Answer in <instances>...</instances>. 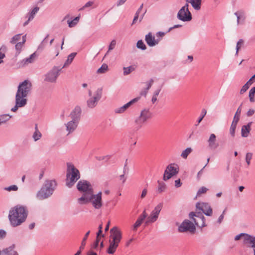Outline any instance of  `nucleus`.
<instances>
[{"label": "nucleus", "instance_id": "nucleus-1", "mask_svg": "<svg viewBox=\"0 0 255 255\" xmlns=\"http://www.w3.org/2000/svg\"><path fill=\"white\" fill-rule=\"evenodd\" d=\"M31 86V82L28 80H25L19 84L15 95V105L11 108L12 112H15L19 108L26 105V97L30 93Z\"/></svg>", "mask_w": 255, "mask_h": 255}, {"label": "nucleus", "instance_id": "nucleus-2", "mask_svg": "<svg viewBox=\"0 0 255 255\" xmlns=\"http://www.w3.org/2000/svg\"><path fill=\"white\" fill-rule=\"evenodd\" d=\"M27 216V211L26 208L23 206L17 205L10 210L8 219L11 226L16 227L24 222Z\"/></svg>", "mask_w": 255, "mask_h": 255}, {"label": "nucleus", "instance_id": "nucleus-3", "mask_svg": "<svg viewBox=\"0 0 255 255\" xmlns=\"http://www.w3.org/2000/svg\"><path fill=\"white\" fill-rule=\"evenodd\" d=\"M77 202L80 205L87 204L91 203L95 209H100L103 206L102 193L99 192L96 194L91 192L88 194L85 198H79Z\"/></svg>", "mask_w": 255, "mask_h": 255}, {"label": "nucleus", "instance_id": "nucleus-4", "mask_svg": "<svg viewBox=\"0 0 255 255\" xmlns=\"http://www.w3.org/2000/svg\"><path fill=\"white\" fill-rule=\"evenodd\" d=\"M111 236L109 240L110 245L107 250L109 254H113L115 253L119 244L122 239L121 231L117 227H114L110 230Z\"/></svg>", "mask_w": 255, "mask_h": 255}, {"label": "nucleus", "instance_id": "nucleus-5", "mask_svg": "<svg viewBox=\"0 0 255 255\" xmlns=\"http://www.w3.org/2000/svg\"><path fill=\"white\" fill-rule=\"evenodd\" d=\"M56 182L55 180L46 181L36 194L37 198L39 200H44L50 197L55 190Z\"/></svg>", "mask_w": 255, "mask_h": 255}, {"label": "nucleus", "instance_id": "nucleus-6", "mask_svg": "<svg viewBox=\"0 0 255 255\" xmlns=\"http://www.w3.org/2000/svg\"><path fill=\"white\" fill-rule=\"evenodd\" d=\"M67 166L66 185L68 187H71L80 178V174L79 170L72 163H67Z\"/></svg>", "mask_w": 255, "mask_h": 255}, {"label": "nucleus", "instance_id": "nucleus-7", "mask_svg": "<svg viewBox=\"0 0 255 255\" xmlns=\"http://www.w3.org/2000/svg\"><path fill=\"white\" fill-rule=\"evenodd\" d=\"M152 118V113L148 109H144L140 111L138 117L134 120V124L137 129H140Z\"/></svg>", "mask_w": 255, "mask_h": 255}, {"label": "nucleus", "instance_id": "nucleus-8", "mask_svg": "<svg viewBox=\"0 0 255 255\" xmlns=\"http://www.w3.org/2000/svg\"><path fill=\"white\" fill-rule=\"evenodd\" d=\"M77 189L82 192V195L80 198H85L88 194L93 192V188L91 183L87 180H80L77 184Z\"/></svg>", "mask_w": 255, "mask_h": 255}, {"label": "nucleus", "instance_id": "nucleus-9", "mask_svg": "<svg viewBox=\"0 0 255 255\" xmlns=\"http://www.w3.org/2000/svg\"><path fill=\"white\" fill-rule=\"evenodd\" d=\"M188 4L186 3L178 11L177 17L178 19L183 21L188 22L192 20V15L188 9Z\"/></svg>", "mask_w": 255, "mask_h": 255}, {"label": "nucleus", "instance_id": "nucleus-10", "mask_svg": "<svg viewBox=\"0 0 255 255\" xmlns=\"http://www.w3.org/2000/svg\"><path fill=\"white\" fill-rule=\"evenodd\" d=\"M179 171V168L176 164H170L167 166L165 169L163 179L166 181L170 179L172 176L176 175Z\"/></svg>", "mask_w": 255, "mask_h": 255}, {"label": "nucleus", "instance_id": "nucleus-11", "mask_svg": "<svg viewBox=\"0 0 255 255\" xmlns=\"http://www.w3.org/2000/svg\"><path fill=\"white\" fill-rule=\"evenodd\" d=\"M189 217L193 220L195 224L198 227L203 228L205 227V219L202 213L200 212L194 213L191 212L189 214Z\"/></svg>", "mask_w": 255, "mask_h": 255}, {"label": "nucleus", "instance_id": "nucleus-12", "mask_svg": "<svg viewBox=\"0 0 255 255\" xmlns=\"http://www.w3.org/2000/svg\"><path fill=\"white\" fill-rule=\"evenodd\" d=\"M102 95V89L98 88L95 92L94 96L89 99L87 101V106L90 108H93L96 106L98 101L101 99Z\"/></svg>", "mask_w": 255, "mask_h": 255}, {"label": "nucleus", "instance_id": "nucleus-13", "mask_svg": "<svg viewBox=\"0 0 255 255\" xmlns=\"http://www.w3.org/2000/svg\"><path fill=\"white\" fill-rule=\"evenodd\" d=\"M163 207V203H159L152 210L150 216L147 218L146 223L155 222L158 219L159 213Z\"/></svg>", "mask_w": 255, "mask_h": 255}, {"label": "nucleus", "instance_id": "nucleus-14", "mask_svg": "<svg viewBox=\"0 0 255 255\" xmlns=\"http://www.w3.org/2000/svg\"><path fill=\"white\" fill-rule=\"evenodd\" d=\"M196 228L192 222L188 220L184 221L178 228L180 232H189L191 233H194Z\"/></svg>", "mask_w": 255, "mask_h": 255}, {"label": "nucleus", "instance_id": "nucleus-15", "mask_svg": "<svg viewBox=\"0 0 255 255\" xmlns=\"http://www.w3.org/2000/svg\"><path fill=\"white\" fill-rule=\"evenodd\" d=\"M60 69L57 67H54L46 75L45 80L49 82H55L59 75Z\"/></svg>", "mask_w": 255, "mask_h": 255}, {"label": "nucleus", "instance_id": "nucleus-16", "mask_svg": "<svg viewBox=\"0 0 255 255\" xmlns=\"http://www.w3.org/2000/svg\"><path fill=\"white\" fill-rule=\"evenodd\" d=\"M140 99V97H136L131 101L125 104L123 106L119 108H117L114 110V112L116 114H121L124 113L128 108H129L132 105L135 103Z\"/></svg>", "mask_w": 255, "mask_h": 255}, {"label": "nucleus", "instance_id": "nucleus-17", "mask_svg": "<svg viewBox=\"0 0 255 255\" xmlns=\"http://www.w3.org/2000/svg\"><path fill=\"white\" fill-rule=\"evenodd\" d=\"M196 208L201 210L206 216H211L212 215V209L210 205L207 203H197Z\"/></svg>", "mask_w": 255, "mask_h": 255}, {"label": "nucleus", "instance_id": "nucleus-18", "mask_svg": "<svg viewBox=\"0 0 255 255\" xmlns=\"http://www.w3.org/2000/svg\"><path fill=\"white\" fill-rule=\"evenodd\" d=\"M79 123L70 120L65 124L67 135L73 133L77 128Z\"/></svg>", "mask_w": 255, "mask_h": 255}, {"label": "nucleus", "instance_id": "nucleus-19", "mask_svg": "<svg viewBox=\"0 0 255 255\" xmlns=\"http://www.w3.org/2000/svg\"><path fill=\"white\" fill-rule=\"evenodd\" d=\"M81 113V108L79 107H75L70 114V117L71 119V120L79 123L80 119Z\"/></svg>", "mask_w": 255, "mask_h": 255}, {"label": "nucleus", "instance_id": "nucleus-20", "mask_svg": "<svg viewBox=\"0 0 255 255\" xmlns=\"http://www.w3.org/2000/svg\"><path fill=\"white\" fill-rule=\"evenodd\" d=\"M145 40L147 45L151 47L156 45L159 42V40H156L151 32L148 33L145 35Z\"/></svg>", "mask_w": 255, "mask_h": 255}, {"label": "nucleus", "instance_id": "nucleus-21", "mask_svg": "<svg viewBox=\"0 0 255 255\" xmlns=\"http://www.w3.org/2000/svg\"><path fill=\"white\" fill-rule=\"evenodd\" d=\"M37 55L35 52L32 53L29 57L26 58L22 60L19 63L20 67H24L28 64L34 62L36 58Z\"/></svg>", "mask_w": 255, "mask_h": 255}, {"label": "nucleus", "instance_id": "nucleus-22", "mask_svg": "<svg viewBox=\"0 0 255 255\" xmlns=\"http://www.w3.org/2000/svg\"><path fill=\"white\" fill-rule=\"evenodd\" d=\"M209 147L211 149H215L219 146V144L216 141V136L212 133L208 140Z\"/></svg>", "mask_w": 255, "mask_h": 255}, {"label": "nucleus", "instance_id": "nucleus-23", "mask_svg": "<svg viewBox=\"0 0 255 255\" xmlns=\"http://www.w3.org/2000/svg\"><path fill=\"white\" fill-rule=\"evenodd\" d=\"M147 217V214L145 212V210H144L142 212V214H141L136 221L134 224L133 225L132 227V230L133 231H136L138 227H139L141 224L142 223L143 221L145 220V219Z\"/></svg>", "mask_w": 255, "mask_h": 255}, {"label": "nucleus", "instance_id": "nucleus-24", "mask_svg": "<svg viewBox=\"0 0 255 255\" xmlns=\"http://www.w3.org/2000/svg\"><path fill=\"white\" fill-rule=\"evenodd\" d=\"M243 242L244 244L251 245L252 247L255 248V237L245 233L243 237Z\"/></svg>", "mask_w": 255, "mask_h": 255}, {"label": "nucleus", "instance_id": "nucleus-25", "mask_svg": "<svg viewBox=\"0 0 255 255\" xmlns=\"http://www.w3.org/2000/svg\"><path fill=\"white\" fill-rule=\"evenodd\" d=\"M14 245H13L8 248L3 249L1 254L4 255H18V253L14 250Z\"/></svg>", "mask_w": 255, "mask_h": 255}, {"label": "nucleus", "instance_id": "nucleus-26", "mask_svg": "<svg viewBox=\"0 0 255 255\" xmlns=\"http://www.w3.org/2000/svg\"><path fill=\"white\" fill-rule=\"evenodd\" d=\"M252 123L250 122L247 125H244L242 128L241 134L243 137H247L251 130V126Z\"/></svg>", "mask_w": 255, "mask_h": 255}, {"label": "nucleus", "instance_id": "nucleus-27", "mask_svg": "<svg viewBox=\"0 0 255 255\" xmlns=\"http://www.w3.org/2000/svg\"><path fill=\"white\" fill-rule=\"evenodd\" d=\"M39 8L37 6L35 7L28 15V19L23 23V26L26 25L31 20L33 19L35 14L39 10Z\"/></svg>", "mask_w": 255, "mask_h": 255}, {"label": "nucleus", "instance_id": "nucleus-28", "mask_svg": "<svg viewBox=\"0 0 255 255\" xmlns=\"http://www.w3.org/2000/svg\"><path fill=\"white\" fill-rule=\"evenodd\" d=\"M22 39L21 42H17L16 43H15V48L18 54L20 52L21 49L23 46V44L26 42V35L22 36Z\"/></svg>", "mask_w": 255, "mask_h": 255}, {"label": "nucleus", "instance_id": "nucleus-29", "mask_svg": "<svg viewBox=\"0 0 255 255\" xmlns=\"http://www.w3.org/2000/svg\"><path fill=\"white\" fill-rule=\"evenodd\" d=\"M187 1L191 4L195 9L197 10L200 9L201 0H188Z\"/></svg>", "mask_w": 255, "mask_h": 255}, {"label": "nucleus", "instance_id": "nucleus-30", "mask_svg": "<svg viewBox=\"0 0 255 255\" xmlns=\"http://www.w3.org/2000/svg\"><path fill=\"white\" fill-rule=\"evenodd\" d=\"M42 134L41 132L39 131L37 127V125H35V131L33 134L32 137L34 140V141H37L41 137Z\"/></svg>", "mask_w": 255, "mask_h": 255}, {"label": "nucleus", "instance_id": "nucleus-31", "mask_svg": "<svg viewBox=\"0 0 255 255\" xmlns=\"http://www.w3.org/2000/svg\"><path fill=\"white\" fill-rule=\"evenodd\" d=\"M235 14L237 17V23L239 24L240 20L244 21L245 19V13L243 10H239L235 13Z\"/></svg>", "mask_w": 255, "mask_h": 255}, {"label": "nucleus", "instance_id": "nucleus-32", "mask_svg": "<svg viewBox=\"0 0 255 255\" xmlns=\"http://www.w3.org/2000/svg\"><path fill=\"white\" fill-rule=\"evenodd\" d=\"M192 150L191 147L187 148L182 152L181 156L184 159H186L188 156L192 152Z\"/></svg>", "mask_w": 255, "mask_h": 255}, {"label": "nucleus", "instance_id": "nucleus-33", "mask_svg": "<svg viewBox=\"0 0 255 255\" xmlns=\"http://www.w3.org/2000/svg\"><path fill=\"white\" fill-rule=\"evenodd\" d=\"M166 186L164 183L158 181L157 192L161 193L164 192L166 189Z\"/></svg>", "mask_w": 255, "mask_h": 255}, {"label": "nucleus", "instance_id": "nucleus-34", "mask_svg": "<svg viewBox=\"0 0 255 255\" xmlns=\"http://www.w3.org/2000/svg\"><path fill=\"white\" fill-rule=\"evenodd\" d=\"M238 123V122H237L235 120H233L231 124L230 129V133L233 136H234L235 135V129Z\"/></svg>", "mask_w": 255, "mask_h": 255}, {"label": "nucleus", "instance_id": "nucleus-35", "mask_svg": "<svg viewBox=\"0 0 255 255\" xmlns=\"http://www.w3.org/2000/svg\"><path fill=\"white\" fill-rule=\"evenodd\" d=\"M80 17L79 16L76 17L72 20H67V23L69 27H74L78 22Z\"/></svg>", "mask_w": 255, "mask_h": 255}, {"label": "nucleus", "instance_id": "nucleus-36", "mask_svg": "<svg viewBox=\"0 0 255 255\" xmlns=\"http://www.w3.org/2000/svg\"><path fill=\"white\" fill-rule=\"evenodd\" d=\"M255 95V86L252 88L249 91V97L250 102L252 103H253L255 102V98H254Z\"/></svg>", "mask_w": 255, "mask_h": 255}, {"label": "nucleus", "instance_id": "nucleus-37", "mask_svg": "<svg viewBox=\"0 0 255 255\" xmlns=\"http://www.w3.org/2000/svg\"><path fill=\"white\" fill-rule=\"evenodd\" d=\"M76 54V53H72L70 55H69V56H68V58H67L66 61L65 62L63 67L66 66V65H69L73 61Z\"/></svg>", "mask_w": 255, "mask_h": 255}, {"label": "nucleus", "instance_id": "nucleus-38", "mask_svg": "<svg viewBox=\"0 0 255 255\" xmlns=\"http://www.w3.org/2000/svg\"><path fill=\"white\" fill-rule=\"evenodd\" d=\"M11 118V116L8 114L2 115L0 116V125L5 123Z\"/></svg>", "mask_w": 255, "mask_h": 255}, {"label": "nucleus", "instance_id": "nucleus-39", "mask_svg": "<svg viewBox=\"0 0 255 255\" xmlns=\"http://www.w3.org/2000/svg\"><path fill=\"white\" fill-rule=\"evenodd\" d=\"M241 106L242 105L238 108L236 114L234 116L233 120H235L237 122H238L240 120V116L241 113Z\"/></svg>", "mask_w": 255, "mask_h": 255}, {"label": "nucleus", "instance_id": "nucleus-40", "mask_svg": "<svg viewBox=\"0 0 255 255\" xmlns=\"http://www.w3.org/2000/svg\"><path fill=\"white\" fill-rule=\"evenodd\" d=\"M90 231H88V232L86 233V234H85V236H84V238L83 239V240H82V241L81 245V246L80 247V250H83V249H84V247H85V245H86V241L87 240V238H88V236H89V234H90Z\"/></svg>", "mask_w": 255, "mask_h": 255}, {"label": "nucleus", "instance_id": "nucleus-41", "mask_svg": "<svg viewBox=\"0 0 255 255\" xmlns=\"http://www.w3.org/2000/svg\"><path fill=\"white\" fill-rule=\"evenodd\" d=\"M21 36V34H18L15 35L11 38V39L10 41V42L11 44L16 43V42L20 39Z\"/></svg>", "mask_w": 255, "mask_h": 255}, {"label": "nucleus", "instance_id": "nucleus-42", "mask_svg": "<svg viewBox=\"0 0 255 255\" xmlns=\"http://www.w3.org/2000/svg\"><path fill=\"white\" fill-rule=\"evenodd\" d=\"M108 69V66L107 64H104L102 66L99 68L97 70L98 73H104L107 71Z\"/></svg>", "mask_w": 255, "mask_h": 255}, {"label": "nucleus", "instance_id": "nucleus-43", "mask_svg": "<svg viewBox=\"0 0 255 255\" xmlns=\"http://www.w3.org/2000/svg\"><path fill=\"white\" fill-rule=\"evenodd\" d=\"M136 46L138 48L142 50H145L146 49V45L142 40H139L137 41Z\"/></svg>", "mask_w": 255, "mask_h": 255}, {"label": "nucleus", "instance_id": "nucleus-44", "mask_svg": "<svg viewBox=\"0 0 255 255\" xmlns=\"http://www.w3.org/2000/svg\"><path fill=\"white\" fill-rule=\"evenodd\" d=\"M123 69L124 75H127L133 71L134 70V68L132 66H129L128 67H124Z\"/></svg>", "mask_w": 255, "mask_h": 255}, {"label": "nucleus", "instance_id": "nucleus-45", "mask_svg": "<svg viewBox=\"0 0 255 255\" xmlns=\"http://www.w3.org/2000/svg\"><path fill=\"white\" fill-rule=\"evenodd\" d=\"M253 154L251 152H248L246 155V161L248 164V166L250 165L251 163V160L252 159Z\"/></svg>", "mask_w": 255, "mask_h": 255}, {"label": "nucleus", "instance_id": "nucleus-46", "mask_svg": "<svg viewBox=\"0 0 255 255\" xmlns=\"http://www.w3.org/2000/svg\"><path fill=\"white\" fill-rule=\"evenodd\" d=\"M208 190V189L205 187H201L198 191L197 193V196H199L201 194L205 193Z\"/></svg>", "mask_w": 255, "mask_h": 255}, {"label": "nucleus", "instance_id": "nucleus-47", "mask_svg": "<svg viewBox=\"0 0 255 255\" xmlns=\"http://www.w3.org/2000/svg\"><path fill=\"white\" fill-rule=\"evenodd\" d=\"M207 111L205 109H203L201 111V115L198 120V125L203 120V119L204 118L205 115H206Z\"/></svg>", "mask_w": 255, "mask_h": 255}, {"label": "nucleus", "instance_id": "nucleus-48", "mask_svg": "<svg viewBox=\"0 0 255 255\" xmlns=\"http://www.w3.org/2000/svg\"><path fill=\"white\" fill-rule=\"evenodd\" d=\"M153 83V80L152 79H151L148 82H146L147 88L145 89V91H144V95H146L148 90L151 88Z\"/></svg>", "mask_w": 255, "mask_h": 255}, {"label": "nucleus", "instance_id": "nucleus-49", "mask_svg": "<svg viewBox=\"0 0 255 255\" xmlns=\"http://www.w3.org/2000/svg\"><path fill=\"white\" fill-rule=\"evenodd\" d=\"M243 43H244V41L242 39H240L238 41V42H237V46H236V55L238 54L239 50L240 48H241V46L243 45Z\"/></svg>", "mask_w": 255, "mask_h": 255}, {"label": "nucleus", "instance_id": "nucleus-50", "mask_svg": "<svg viewBox=\"0 0 255 255\" xmlns=\"http://www.w3.org/2000/svg\"><path fill=\"white\" fill-rule=\"evenodd\" d=\"M4 189L8 191H17L18 189V187L16 185H11L9 187L5 188Z\"/></svg>", "mask_w": 255, "mask_h": 255}, {"label": "nucleus", "instance_id": "nucleus-51", "mask_svg": "<svg viewBox=\"0 0 255 255\" xmlns=\"http://www.w3.org/2000/svg\"><path fill=\"white\" fill-rule=\"evenodd\" d=\"M148 193V190L147 188H144L142 192H141V193L140 194V199H144L146 196L147 195V194Z\"/></svg>", "mask_w": 255, "mask_h": 255}, {"label": "nucleus", "instance_id": "nucleus-52", "mask_svg": "<svg viewBox=\"0 0 255 255\" xmlns=\"http://www.w3.org/2000/svg\"><path fill=\"white\" fill-rule=\"evenodd\" d=\"M94 4V1H89L87 3H85V4L80 9V10H83L86 8L89 7L93 5Z\"/></svg>", "mask_w": 255, "mask_h": 255}, {"label": "nucleus", "instance_id": "nucleus-53", "mask_svg": "<svg viewBox=\"0 0 255 255\" xmlns=\"http://www.w3.org/2000/svg\"><path fill=\"white\" fill-rule=\"evenodd\" d=\"M116 44V41L115 40H113L110 44L109 46V51L113 50Z\"/></svg>", "mask_w": 255, "mask_h": 255}, {"label": "nucleus", "instance_id": "nucleus-54", "mask_svg": "<svg viewBox=\"0 0 255 255\" xmlns=\"http://www.w3.org/2000/svg\"><path fill=\"white\" fill-rule=\"evenodd\" d=\"M225 213V210L223 211L222 214L219 217L218 220V223L219 224L221 223V222H222V221L224 219V217Z\"/></svg>", "mask_w": 255, "mask_h": 255}, {"label": "nucleus", "instance_id": "nucleus-55", "mask_svg": "<svg viewBox=\"0 0 255 255\" xmlns=\"http://www.w3.org/2000/svg\"><path fill=\"white\" fill-rule=\"evenodd\" d=\"M255 111L253 109H250L247 113V115L248 117H251L255 113Z\"/></svg>", "mask_w": 255, "mask_h": 255}, {"label": "nucleus", "instance_id": "nucleus-56", "mask_svg": "<svg viewBox=\"0 0 255 255\" xmlns=\"http://www.w3.org/2000/svg\"><path fill=\"white\" fill-rule=\"evenodd\" d=\"M182 185V183L180 179H178L175 181V186L177 188L180 187Z\"/></svg>", "mask_w": 255, "mask_h": 255}, {"label": "nucleus", "instance_id": "nucleus-57", "mask_svg": "<svg viewBox=\"0 0 255 255\" xmlns=\"http://www.w3.org/2000/svg\"><path fill=\"white\" fill-rule=\"evenodd\" d=\"M6 236V232L3 230H0V239H3Z\"/></svg>", "mask_w": 255, "mask_h": 255}, {"label": "nucleus", "instance_id": "nucleus-58", "mask_svg": "<svg viewBox=\"0 0 255 255\" xmlns=\"http://www.w3.org/2000/svg\"><path fill=\"white\" fill-rule=\"evenodd\" d=\"M248 89V88L247 87V86L244 85L242 89H241L240 90V94H244L245 92L247 91V90Z\"/></svg>", "mask_w": 255, "mask_h": 255}, {"label": "nucleus", "instance_id": "nucleus-59", "mask_svg": "<svg viewBox=\"0 0 255 255\" xmlns=\"http://www.w3.org/2000/svg\"><path fill=\"white\" fill-rule=\"evenodd\" d=\"M127 0H118L117 2V5L118 6H120L123 4Z\"/></svg>", "mask_w": 255, "mask_h": 255}, {"label": "nucleus", "instance_id": "nucleus-60", "mask_svg": "<svg viewBox=\"0 0 255 255\" xmlns=\"http://www.w3.org/2000/svg\"><path fill=\"white\" fill-rule=\"evenodd\" d=\"M244 235H245V233H241L239 235H237L235 237V240L238 241V240H240V238H241V237H244Z\"/></svg>", "mask_w": 255, "mask_h": 255}, {"label": "nucleus", "instance_id": "nucleus-61", "mask_svg": "<svg viewBox=\"0 0 255 255\" xmlns=\"http://www.w3.org/2000/svg\"><path fill=\"white\" fill-rule=\"evenodd\" d=\"M102 231H101V230L98 231V233H97V236H98V238H100V237H103V238L105 237V235L102 234Z\"/></svg>", "mask_w": 255, "mask_h": 255}, {"label": "nucleus", "instance_id": "nucleus-62", "mask_svg": "<svg viewBox=\"0 0 255 255\" xmlns=\"http://www.w3.org/2000/svg\"><path fill=\"white\" fill-rule=\"evenodd\" d=\"M160 91H161V88L156 89L154 92L153 95L155 96H158V95H159Z\"/></svg>", "mask_w": 255, "mask_h": 255}, {"label": "nucleus", "instance_id": "nucleus-63", "mask_svg": "<svg viewBox=\"0 0 255 255\" xmlns=\"http://www.w3.org/2000/svg\"><path fill=\"white\" fill-rule=\"evenodd\" d=\"M138 17H139V14L138 13H135L134 17L133 19L132 24L136 22V21L137 20V19L138 18Z\"/></svg>", "mask_w": 255, "mask_h": 255}, {"label": "nucleus", "instance_id": "nucleus-64", "mask_svg": "<svg viewBox=\"0 0 255 255\" xmlns=\"http://www.w3.org/2000/svg\"><path fill=\"white\" fill-rule=\"evenodd\" d=\"M255 82V78L253 76L248 81V83L252 84L254 82Z\"/></svg>", "mask_w": 255, "mask_h": 255}]
</instances>
